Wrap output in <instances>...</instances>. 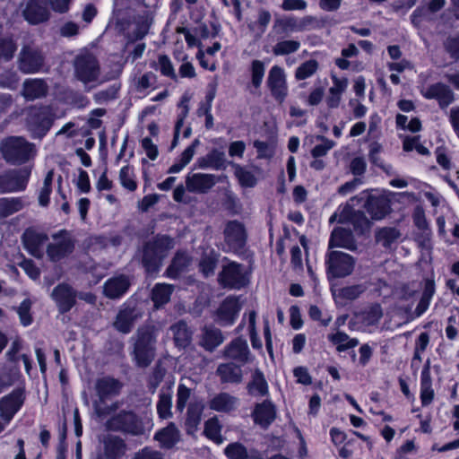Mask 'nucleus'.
Listing matches in <instances>:
<instances>
[{"mask_svg": "<svg viewBox=\"0 0 459 459\" xmlns=\"http://www.w3.org/2000/svg\"><path fill=\"white\" fill-rule=\"evenodd\" d=\"M247 232L243 224L231 221V249L243 257L241 263L231 261V289L240 290L250 282L254 259L246 248Z\"/></svg>", "mask_w": 459, "mask_h": 459, "instance_id": "nucleus-1", "label": "nucleus"}, {"mask_svg": "<svg viewBox=\"0 0 459 459\" xmlns=\"http://www.w3.org/2000/svg\"><path fill=\"white\" fill-rule=\"evenodd\" d=\"M173 238L169 235L158 234L143 245L141 264L149 275L158 273L169 250L173 248Z\"/></svg>", "mask_w": 459, "mask_h": 459, "instance_id": "nucleus-2", "label": "nucleus"}, {"mask_svg": "<svg viewBox=\"0 0 459 459\" xmlns=\"http://www.w3.org/2000/svg\"><path fill=\"white\" fill-rule=\"evenodd\" d=\"M156 335L150 327H139L135 333L133 359L138 368L149 367L155 358Z\"/></svg>", "mask_w": 459, "mask_h": 459, "instance_id": "nucleus-3", "label": "nucleus"}, {"mask_svg": "<svg viewBox=\"0 0 459 459\" xmlns=\"http://www.w3.org/2000/svg\"><path fill=\"white\" fill-rule=\"evenodd\" d=\"M34 145L23 136H7L0 143V152L6 163L22 165L30 159Z\"/></svg>", "mask_w": 459, "mask_h": 459, "instance_id": "nucleus-4", "label": "nucleus"}, {"mask_svg": "<svg viewBox=\"0 0 459 459\" xmlns=\"http://www.w3.org/2000/svg\"><path fill=\"white\" fill-rule=\"evenodd\" d=\"M108 429L121 432L133 437L142 436L145 432L143 419L132 410L122 409L107 420Z\"/></svg>", "mask_w": 459, "mask_h": 459, "instance_id": "nucleus-5", "label": "nucleus"}, {"mask_svg": "<svg viewBox=\"0 0 459 459\" xmlns=\"http://www.w3.org/2000/svg\"><path fill=\"white\" fill-rule=\"evenodd\" d=\"M31 175L30 167L7 169L0 173V194L24 191Z\"/></svg>", "mask_w": 459, "mask_h": 459, "instance_id": "nucleus-6", "label": "nucleus"}, {"mask_svg": "<svg viewBox=\"0 0 459 459\" xmlns=\"http://www.w3.org/2000/svg\"><path fill=\"white\" fill-rule=\"evenodd\" d=\"M55 243H49L47 246L46 253L48 259L56 263L69 256L75 249V239L71 232L62 229L52 235Z\"/></svg>", "mask_w": 459, "mask_h": 459, "instance_id": "nucleus-7", "label": "nucleus"}, {"mask_svg": "<svg viewBox=\"0 0 459 459\" xmlns=\"http://www.w3.org/2000/svg\"><path fill=\"white\" fill-rule=\"evenodd\" d=\"M55 116L48 106L32 108L27 117V125L35 138L42 139L52 127Z\"/></svg>", "mask_w": 459, "mask_h": 459, "instance_id": "nucleus-8", "label": "nucleus"}, {"mask_svg": "<svg viewBox=\"0 0 459 459\" xmlns=\"http://www.w3.org/2000/svg\"><path fill=\"white\" fill-rule=\"evenodd\" d=\"M74 68L76 79L85 84L95 82L100 72L98 58L89 52L75 56Z\"/></svg>", "mask_w": 459, "mask_h": 459, "instance_id": "nucleus-9", "label": "nucleus"}, {"mask_svg": "<svg viewBox=\"0 0 459 459\" xmlns=\"http://www.w3.org/2000/svg\"><path fill=\"white\" fill-rule=\"evenodd\" d=\"M18 69L24 74H34L44 71L46 56L39 49L30 46H23L17 60Z\"/></svg>", "mask_w": 459, "mask_h": 459, "instance_id": "nucleus-10", "label": "nucleus"}, {"mask_svg": "<svg viewBox=\"0 0 459 459\" xmlns=\"http://www.w3.org/2000/svg\"><path fill=\"white\" fill-rule=\"evenodd\" d=\"M26 401V389L23 385L13 388L9 394L0 398V417L9 424Z\"/></svg>", "mask_w": 459, "mask_h": 459, "instance_id": "nucleus-11", "label": "nucleus"}, {"mask_svg": "<svg viewBox=\"0 0 459 459\" xmlns=\"http://www.w3.org/2000/svg\"><path fill=\"white\" fill-rule=\"evenodd\" d=\"M325 264L329 278H343L353 272L355 259L341 251H330L326 255Z\"/></svg>", "mask_w": 459, "mask_h": 459, "instance_id": "nucleus-12", "label": "nucleus"}, {"mask_svg": "<svg viewBox=\"0 0 459 459\" xmlns=\"http://www.w3.org/2000/svg\"><path fill=\"white\" fill-rule=\"evenodd\" d=\"M52 299L58 312L62 315L68 313L76 304V290L68 283H58L52 290Z\"/></svg>", "mask_w": 459, "mask_h": 459, "instance_id": "nucleus-13", "label": "nucleus"}, {"mask_svg": "<svg viewBox=\"0 0 459 459\" xmlns=\"http://www.w3.org/2000/svg\"><path fill=\"white\" fill-rule=\"evenodd\" d=\"M227 178V176H215L213 174L194 173L186 178V188L190 193L206 194L219 181Z\"/></svg>", "mask_w": 459, "mask_h": 459, "instance_id": "nucleus-14", "label": "nucleus"}, {"mask_svg": "<svg viewBox=\"0 0 459 459\" xmlns=\"http://www.w3.org/2000/svg\"><path fill=\"white\" fill-rule=\"evenodd\" d=\"M266 83L273 99L281 104L288 95L284 70L278 65H273L269 71Z\"/></svg>", "mask_w": 459, "mask_h": 459, "instance_id": "nucleus-15", "label": "nucleus"}, {"mask_svg": "<svg viewBox=\"0 0 459 459\" xmlns=\"http://www.w3.org/2000/svg\"><path fill=\"white\" fill-rule=\"evenodd\" d=\"M48 240L45 232H38L32 228L24 230L22 236V242L24 249L32 256L40 258L43 255L42 246Z\"/></svg>", "mask_w": 459, "mask_h": 459, "instance_id": "nucleus-16", "label": "nucleus"}, {"mask_svg": "<svg viewBox=\"0 0 459 459\" xmlns=\"http://www.w3.org/2000/svg\"><path fill=\"white\" fill-rule=\"evenodd\" d=\"M22 16L28 23L38 25L48 21L50 13L42 0H28Z\"/></svg>", "mask_w": 459, "mask_h": 459, "instance_id": "nucleus-17", "label": "nucleus"}, {"mask_svg": "<svg viewBox=\"0 0 459 459\" xmlns=\"http://www.w3.org/2000/svg\"><path fill=\"white\" fill-rule=\"evenodd\" d=\"M127 450V444L120 436L108 435L102 440V453L107 459H124Z\"/></svg>", "mask_w": 459, "mask_h": 459, "instance_id": "nucleus-18", "label": "nucleus"}, {"mask_svg": "<svg viewBox=\"0 0 459 459\" xmlns=\"http://www.w3.org/2000/svg\"><path fill=\"white\" fill-rule=\"evenodd\" d=\"M131 282L125 274L108 279L103 286V294L110 299H121L129 290Z\"/></svg>", "mask_w": 459, "mask_h": 459, "instance_id": "nucleus-19", "label": "nucleus"}, {"mask_svg": "<svg viewBox=\"0 0 459 459\" xmlns=\"http://www.w3.org/2000/svg\"><path fill=\"white\" fill-rule=\"evenodd\" d=\"M123 387V384L117 378L106 376L98 378L95 384V390L100 402L118 395Z\"/></svg>", "mask_w": 459, "mask_h": 459, "instance_id": "nucleus-20", "label": "nucleus"}, {"mask_svg": "<svg viewBox=\"0 0 459 459\" xmlns=\"http://www.w3.org/2000/svg\"><path fill=\"white\" fill-rule=\"evenodd\" d=\"M224 341L221 331L213 325H204L199 345L206 351L212 352Z\"/></svg>", "mask_w": 459, "mask_h": 459, "instance_id": "nucleus-21", "label": "nucleus"}, {"mask_svg": "<svg viewBox=\"0 0 459 459\" xmlns=\"http://www.w3.org/2000/svg\"><path fill=\"white\" fill-rule=\"evenodd\" d=\"M191 257L185 251H177L167 267L164 275L171 280H177L187 269Z\"/></svg>", "mask_w": 459, "mask_h": 459, "instance_id": "nucleus-22", "label": "nucleus"}, {"mask_svg": "<svg viewBox=\"0 0 459 459\" xmlns=\"http://www.w3.org/2000/svg\"><path fill=\"white\" fill-rule=\"evenodd\" d=\"M427 99H436L442 108L449 106L455 100L453 91L443 83H435L429 86L423 93Z\"/></svg>", "mask_w": 459, "mask_h": 459, "instance_id": "nucleus-23", "label": "nucleus"}, {"mask_svg": "<svg viewBox=\"0 0 459 459\" xmlns=\"http://www.w3.org/2000/svg\"><path fill=\"white\" fill-rule=\"evenodd\" d=\"M253 418L256 424L267 428L276 418L275 406L269 400L257 403L253 411Z\"/></svg>", "mask_w": 459, "mask_h": 459, "instance_id": "nucleus-24", "label": "nucleus"}, {"mask_svg": "<svg viewBox=\"0 0 459 459\" xmlns=\"http://www.w3.org/2000/svg\"><path fill=\"white\" fill-rule=\"evenodd\" d=\"M137 316L134 307H126L119 309L115 321L113 323L114 328L121 333H129L134 325Z\"/></svg>", "mask_w": 459, "mask_h": 459, "instance_id": "nucleus-25", "label": "nucleus"}, {"mask_svg": "<svg viewBox=\"0 0 459 459\" xmlns=\"http://www.w3.org/2000/svg\"><path fill=\"white\" fill-rule=\"evenodd\" d=\"M173 341L176 347L185 350L191 344L193 332L184 320H179L171 326Z\"/></svg>", "mask_w": 459, "mask_h": 459, "instance_id": "nucleus-26", "label": "nucleus"}, {"mask_svg": "<svg viewBox=\"0 0 459 459\" xmlns=\"http://www.w3.org/2000/svg\"><path fill=\"white\" fill-rule=\"evenodd\" d=\"M333 247H343L354 250L356 248V242L352 233L342 228L333 230L329 240V248Z\"/></svg>", "mask_w": 459, "mask_h": 459, "instance_id": "nucleus-27", "label": "nucleus"}, {"mask_svg": "<svg viewBox=\"0 0 459 459\" xmlns=\"http://www.w3.org/2000/svg\"><path fill=\"white\" fill-rule=\"evenodd\" d=\"M48 87L44 79L26 80L23 84V95L27 100H34L46 97Z\"/></svg>", "mask_w": 459, "mask_h": 459, "instance_id": "nucleus-28", "label": "nucleus"}, {"mask_svg": "<svg viewBox=\"0 0 459 459\" xmlns=\"http://www.w3.org/2000/svg\"><path fill=\"white\" fill-rule=\"evenodd\" d=\"M365 207L373 220H381L390 212L389 202L383 197L368 196Z\"/></svg>", "mask_w": 459, "mask_h": 459, "instance_id": "nucleus-29", "label": "nucleus"}, {"mask_svg": "<svg viewBox=\"0 0 459 459\" xmlns=\"http://www.w3.org/2000/svg\"><path fill=\"white\" fill-rule=\"evenodd\" d=\"M196 164L198 168L221 169H225V155L222 152L213 148L206 155L197 159Z\"/></svg>", "mask_w": 459, "mask_h": 459, "instance_id": "nucleus-30", "label": "nucleus"}, {"mask_svg": "<svg viewBox=\"0 0 459 459\" xmlns=\"http://www.w3.org/2000/svg\"><path fill=\"white\" fill-rule=\"evenodd\" d=\"M348 86V80L346 78L339 79L333 76V86L328 91L326 97V104L330 108H336L339 107L342 96L346 91Z\"/></svg>", "mask_w": 459, "mask_h": 459, "instance_id": "nucleus-31", "label": "nucleus"}, {"mask_svg": "<svg viewBox=\"0 0 459 459\" xmlns=\"http://www.w3.org/2000/svg\"><path fill=\"white\" fill-rule=\"evenodd\" d=\"M204 411V405L201 402L189 403L185 421V425L188 432H193L197 429V427L201 422Z\"/></svg>", "mask_w": 459, "mask_h": 459, "instance_id": "nucleus-32", "label": "nucleus"}, {"mask_svg": "<svg viewBox=\"0 0 459 459\" xmlns=\"http://www.w3.org/2000/svg\"><path fill=\"white\" fill-rule=\"evenodd\" d=\"M420 398L423 405L429 404L434 398V391L432 389V381L429 370V361L421 371L420 380Z\"/></svg>", "mask_w": 459, "mask_h": 459, "instance_id": "nucleus-33", "label": "nucleus"}, {"mask_svg": "<svg viewBox=\"0 0 459 459\" xmlns=\"http://www.w3.org/2000/svg\"><path fill=\"white\" fill-rule=\"evenodd\" d=\"M154 439L159 441L163 447L171 448L178 440V430L174 423H169L155 433Z\"/></svg>", "mask_w": 459, "mask_h": 459, "instance_id": "nucleus-34", "label": "nucleus"}, {"mask_svg": "<svg viewBox=\"0 0 459 459\" xmlns=\"http://www.w3.org/2000/svg\"><path fill=\"white\" fill-rule=\"evenodd\" d=\"M249 394L265 396L268 394V384L264 373L256 368L252 374V379L247 385Z\"/></svg>", "mask_w": 459, "mask_h": 459, "instance_id": "nucleus-35", "label": "nucleus"}, {"mask_svg": "<svg viewBox=\"0 0 459 459\" xmlns=\"http://www.w3.org/2000/svg\"><path fill=\"white\" fill-rule=\"evenodd\" d=\"M18 44L13 34L0 37V61L10 62L15 56Z\"/></svg>", "mask_w": 459, "mask_h": 459, "instance_id": "nucleus-36", "label": "nucleus"}, {"mask_svg": "<svg viewBox=\"0 0 459 459\" xmlns=\"http://www.w3.org/2000/svg\"><path fill=\"white\" fill-rule=\"evenodd\" d=\"M24 207L22 197H1L0 198V218H7Z\"/></svg>", "mask_w": 459, "mask_h": 459, "instance_id": "nucleus-37", "label": "nucleus"}, {"mask_svg": "<svg viewBox=\"0 0 459 459\" xmlns=\"http://www.w3.org/2000/svg\"><path fill=\"white\" fill-rule=\"evenodd\" d=\"M174 287L168 283H156L152 290V300L156 307L167 304L170 300Z\"/></svg>", "mask_w": 459, "mask_h": 459, "instance_id": "nucleus-38", "label": "nucleus"}, {"mask_svg": "<svg viewBox=\"0 0 459 459\" xmlns=\"http://www.w3.org/2000/svg\"><path fill=\"white\" fill-rule=\"evenodd\" d=\"M383 308L378 303H374L361 311L359 315L361 323L367 326L376 325L383 317Z\"/></svg>", "mask_w": 459, "mask_h": 459, "instance_id": "nucleus-39", "label": "nucleus"}, {"mask_svg": "<svg viewBox=\"0 0 459 459\" xmlns=\"http://www.w3.org/2000/svg\"><path fill=\"white\" fill-rule=\"evenodd\" d=\"M231 359L238 365H243L248 361L249 350L245 339L238 338L231 342Z\"/></svg>", "mask_w": 459, "mask_h": 459, "instance_id": "nucleus-40", "label": "nucleus"}, {"mask_svg": "<svg viewBox=\"0 0 459 459\" xmlns=\"http://www.w3.org/2000/svg\"><path fill=\"white\" fill-rule=\"evenodd\" d=\"M402 236L400 230L394 227H384L376 232V240L384 247H390Z\"/></svg>", "mask_w": 459, "mask_h": 459, "instance_id": "nucleus-41", "label": "nucleus"}, {"mask_svg": "<svg viewBox=\"0 0 459 459\" xmlns=\"http://www.w3.org/2000/svg\"><path fill=\"white\" fill-rule=\"evenodd\" d=\"M328 340L334 345L339 352L347 351L354 348L359 344V340L356 338H351L347 333L343 332H337L333 334L328 335Z\"/></svg>", "mask_w": 459, "mask_h": 459, "instance_id": "nucleus-42", "label": "nucleus"}, {"mask_svg": "<svg viewBox=\"0 0 459 459\" xmlns=\"http://www.w3.org/2000/svg\"><path fill=\"white\" fill-rule=\"evenodd\" d=\"M221 428L218 417L213 416L205 421L204 434L208 439L220 444L222 441Z\"/></svg>", "mask_w": 459, "mask_h": 459, "instance_id": "nucleus-43", "label": "nucleus"}, {"mask_svg": "<svg viewBox=\"0 0 459 459\" xmlns=\"http://www.w3.org/2000/svg\"><path fill=\"white\" fill-rule=\"evenodd\" d=\"M187 102H188V99L186 97H183L178 104L180 111L178 114L177 121L175 124L174 136H173L172 144H171L172 148L178 144L180 129L184 126L185 119L186 118V117L188 115L189 107H188Z\"/></svg>", "mask_w": 459, "mask_h": 459, "instance_id": "nucleus-44", "label": "nucleus"}, {"mask_svg": "<svg viewBox=\"0 0 459 459\" xmlns=\"http://www.w3.org/2000/svg\"><path fill=\"white\" fill-rule=\"evenodd\" d=\"M231 166L234 168V175L242 187H254L255 186L256 178L252 171L240 165L231 163Z\"/></svg>", "mask_w": 459, "mask_h": 459, "instance_id": "nucleus-45", "label": "nucleus"}, {"mask_svg": "<svg viewBox=\"0 0 459 459\" xmlns=\"http://www.w3.org/2000/svg\"><path fill=\"white\" fill-rule=\"evenodd\" d=\"M231 459H264L262 454L255 450H247L240 443L231 444Z\"/></svg>", "mask_w": 459, "mask_h": 459, "instance_id": "nucleus-46", "label": "nucleus"}, {"mask_svg": "<svg viewBox=\"0 0 459 459\" xmlns=\"http://www.w3.org/2000/svg\"><path fill=\"white\" fill-rule=\"evenodd\" d=\"M119 180L121 186L128 191L134 192L137 189L135 176L133 169L130 166H123L120 169Z\"/></svg>", "mask_w": 459, "mask_h": 459, "instance_id": "nucleus-47", "label": "nucleus"}, {"mask_svg": "<svg viewBox=\"0 0 459 459\" xmlns=\"http://www.w3.org/2000/svg\"><path fill=\"white\" fill-rule=\"evenodd\" d=\"M300 48V42L294 39L279 41L273 47V53L275 56H285L295 53Z\"/></svg>", "mask_w": 459, "mask_h": 459, "instance_id": "nucleus-48", "label": "nucleus"}, {"mask_svg": "<svg viewBox=\"0 0 459 459\" xmlns=\"http://www.w3.org/2000/svg\"><path fill=\"white\" fill-rule=\"evenodd\" d=\"M54 178V171L49 170L43 182V186L41 187L39 195V204L41 206H48L50 202V195L52 193V183Z\"/></svg>", "mask_w": 459, "mask_h": 459, "instance_id": "nucleus-49", "label": "nucleus"}, {"mask_svg": "<svg viewBox=\"0 0 459 459\" xmlns=\"http://www.w3.org/2000/svg\"><path fill=\"white\" fill-rule=\"evenodd\" d=\"M195 31L200 39H214L220 31V25L212 22L209 24L201 22L195 28Z\"/></svg>", "mask_w": 459, "mask_h": 459, "instance_id": "nucleus-50", "label": "nucleus"}, {"mask_svg": "<svg viewBox=\"0 0 459 459\" xmlns=\"http://www.w3.org/2000/svg\"><path fill=\"white\" fill-rule=\"evenodd\" d=\"M208 406L211 410L220 412H228L230 411V394L229 393H220L216 394L213 398H212Z\"/></svg>", "mask_w": 459, "mask_h": 459, "instance_id": "nucleus-51", "label": "nucleus"}, {"mask_svg": "<svg viewBox=\"0 0 459 459\" xmlns=\"http://www.w3.org/2000/svg\"><path fill=\"white\" fill-rule=\"evenodd\" d=\"M273 29L282 33L298 31V19L294 17L277 18Z\"/></svg>", "mask_w": 459, "mask_h": 459, "instance_id": "nucleus-52", "label": "nucleus"}, {"mask_svg": "<svg viewBox=\"0 0 459 459\" xmlns=\"http://www.w3.org/2000/svg\"><path fill=\"white\" fill-rule=\"evenodd\" d=\"M31 305L32 302L30 299H24L17 307V314L22 326L26 327L33 323V317L30 312Z\"/></svg>", "mask_w": 459, "mask_h": 459, "instance_id": "nucleus-53", "label": "nucleus"}, {"mask_svg": "<svg viewBox=\"0 0 459 459\" xmlns=\"http://www.w3.org/2000/svg\"><path fill=\"white\" fill-rule=\"evenodd\" d=\"M158 65L160 74L171 79L172 81H178V75L175 72L174 66L170 58L165 55H159L158 56Z\"/></svg>", "mask_w": 459, "mask_h": 459, "instance_id": "nucleus-54", "label": "nucleus"}, {"mask_svg": "<svg viewBox=\"0 0 459 459\" xmlns=\"http://www.w3.org/2000/svg\"><path fill=\"white\" fill-rule=\"evenodd\" d=\"M318 69V63L315 59L307 60L302 63L295 72V78L297 80H305L311 77Z\"/></svg>", "mask_w": 459, "mask_h": 459, "instance_id": "nucleus-55", "label": "nucleus"}, {"mask_svg": "<svg viewBox=\"0 0 459 459\" xmlns=\"http://www.w3.org/2000/svg\"><path fill=\"white\" fill-rule=\"evenodd\" d=\"M366 197V195H362L359 196H354L351 198L350 201L342 208L339 213L338 221L341 223L349 221L352 218L353 214L357 212L353 209L355 202H362L365 200Z\"/></svg>", "mask_w": 459, "mask_h": 459, "instance_id": "nucleus-56", "label": "nucleus"}, {"mask_svg": "<svg viewBox=\"0 0 459 459\" xmlns=\"http://www.w3.org/2000/svg\"><path fill=\"white\" fill-rule=\"evenodd\" d=\"M151 25L152 20H150L147 16H141L135 22V27L132 31L133 40L143 39L148 34Z\"/></svg>", "mask_w": 459, "mask_h": 459, "instance_id": "nucleus-57", "label": "nucleus"}, {"mask_svg": "<svg viewBox=\"0 0 459 459\" xmlns=\"http://www.w3.org/2000/svg\"><path fill=\"white\" fill-rule=\"evenodd\" d=\"M172 401L169 394H161L157 403V413L162 420H167L172 416L171 412Z\"/></svg>", "mask_w": 459, "mask_h": 459, "instance_id": "nucleus-58", "label": "nucleus"}, {"mask_svg": "<svg viewBox=\"0 0 459 459\" xmlns=\"http://www.w3.org/2000/svg\"><path fill=\"white\" fill-rule=\"evenodd\" d=\"M382 151V145L379 144L378 143H372L370 145H369V160L370 161L375 164L376 166L381 168L383 170H385L386 173H390V171L392 170V166L391 165H387L385 166L383 162V160H381L379 154Z\"/></svg>", "mask_w": 459, "mask_h": 459, "instance_id": "nucleus-59", "label": "nucleus"}, {"mask_svg": "<svg viewBox=\"0 0 459 459\" xmlns=\"http://www.w3.org/2000/svg\"><path fill=\"white\" fill-rule=\"evenodd\" d=\"M251 72H252V84L255 88L260 87V85L263 82L264 75V65L263 62H261L259 60L253 61Z\"/></svg>", "mask_w": 459, "mask_h": 459, "instance_id": "nucleus-60", "label": "nucleus"}, {"mask_svg": "<svg viewBox=\"0 0 459 459\" xmlns=\"http://www.w3.org/2000/svg\"><path fill=\"white\" fill-rule=\"evenodd\" d=\"M366 288L363 285H352L344 287L340 290V295L346 299L353 300L359 298L364 291Z\"/></svg>", "mask_w": 459, "mask_h": 459, "instance_id": "nucleus-61", "label": "nucleus"}, {"mask_svg": "<svg viewBox=\"0 0 459 459\" xmlns=\"http://www.w3.org/2000/svg\"><path fill=\"white\" fill-rule=\"evenodd\" d=\"M349 221L353 224L355 230H359L360 232H363L370 227L368 219L366 217L364 212L359 211H357Z\"/></svg>", "mask_w": 459, "mask_h": 459, "instance_id": "nucleus-62", "label": "nucleus"}, {"mask_svg": "<svg viewBox=\"0 0 459 459\" xmlns=\"http://www.w3.org/2000/svg\"><path fill=\"white\" fill-rule=\"evenodd\" d=\"M445 49L454 59H459V33L449 37L444 43Z\"/></svg>", "mask_w": 459, "mask_h": 459, "instance_id": "nucleus-63", "label": "nucleus"}, {"mask_svg": "<svg viewBox=\"0 0 459 459\" xmlns=\"http://www.w3.org/2000/svg\"><path fill=\"white\" fill-rule=\"evenodd\" d=\"M132 459H163V456L160 452L145 446L137 451Z\"/></svg>", "mask_w": 459, "mask_h": 459, "instance_id": "nucleus-64", "label": "nucleus"}]
</instances>
